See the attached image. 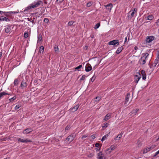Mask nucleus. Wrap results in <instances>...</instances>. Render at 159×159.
Masks as SVG:
<instances>
[{"instance_id":"1","label":"nucleus","mask_w":159,"mask_h":159,"mask_svg":"<svg viewBox=\"0 0 159 159\" xmlns=\"http://www.w3.org/2000/svg\"><path fill=\"white\" fill-rule=\"evenodd\" d=\"M43 2L41 1H38L37 2H34L31 4L30 5L27 7L25 8L23 11L25 12H27L29 10L35 8L39 7L40 5H43Z\"/></svg>"},{"instance_id":"2","label":"nucleus","mask_w":159,"mask_h":159,"mask_svg":"<svg viewBox=\"0 0 159 159\" xmlns=\"http://www.w3.org/2000/svg\"><path fill=\"white\" fill-rule=\"evenodd\" d=\"M148 55L149 54L148 53H143L142 54V56H141V58L139 60V63L142 65L144 64L146 62L147 58Z\"/></svg>"},{"instance_id":"3","label":"nucleus","mask_w":159,"mask_h":159,"mask_svg":"<svg viewBox=\"0 0 159 159\" xmlns=\"http://www.w3.org/2000/svg\"><path fill=\"white\" fill-rule=\"evenodd\" d=\"M155 146V145H152L151 146H148L145 148L143 150V154H144L147 153L148 152H149L151 150L153 149Z\"/></svg>"},{"instance_id":"4","label":"nucleus","mask_w":159,"mask_h":159,"mask_svg":"<svg viewBox=\"0 0 159 159\" xmlns=\"http://www.w3.org/2000/svg\"><path fill=\"white\" fill-rule=\"evenodd\" d=\"M119 44V41L118 40H114L110 41L108 43L109 45H112L114 46H116Z\"/></svg>"},{"instance_id":"5","label":"nucleus","mask_w":159,"mask_h":159,"mask_svg":"<svg viewBox=\"0 0 159 159\" xmlns=\"http://www.w3.org/2000/svg\"><path fill=\"white\" fill-rule=\"evenodd\" d=\"M137 12V9L134 8L132 11H130L128 13V16H130V18H132L134 16V14Z\"/></svg>"},{"instance_id":"6","label":"nucleus","mask_w":159,"mask_h":159,"mask_svg":"<svg viewBox=\"0 0 159 159\" xmlns=\"http://www.w3.org/2000/svg\"><path fill=\"white\" fill-rule=\"evenodd\" d=\"M137 75L134 76V81L136 83H137L139 79L141 78V75L139 73H137Z\"/></svg>"},{"instance_id":"7","label":"nucleus","mask_w":159,"mask_h":159,"mask_svg":"<svg viewBox=\"0 0 159 159\" xmlns=\"http://www.w3.org/2000/svg\"><path fill=\"white\" fill-rule=\"evenodd\" d=\"M75 135L73 134H71L68 137L66 138V139L70 142L72 141L74 139Z\"/></svg>"},{"instance_id":"8","label":"nucleus","mask_w":159,"mask_h":159,"mask_svg":"<svg viewBox=\"0 0 159 159\" xmlns=\"http://www.w3.org/2000/svg\"><path fill=\"white\" fill-rule=\"evenodd\" d=\"M98 159H105L106 157L101 152H99L98 154Z\"/></svg>"},{"instance_id":"9","label":"nucleus","mask_w":159,"mask_h":159,"mask_svg":"<svg viewBox=\"0 0 159 159\" xmlns=\"http://www.w3.org/2000/svg\"><path fill=\"white\" fill-rule=\"evenodd\" d=\"M92 69V67L91 65L89 63L87 64L85 67V70L86 72H89Z\"/></svg>"},{"instance_id":"10","label":"nucleus","mask_w":159,"mask_h":159,"mask_svg":"<svg viewBox=\"0 0 159 159\" xmlns=\"http://www.w3.org/2000/svg\"><path fill=\"white\" fill-rule=\"evenodd\" d=\"M154 39V37L153 36H148L146 39L147 42L150 43L152 42Z\"/></svg>"},{"instance_id":"11","label":"nucleus","mask_w":159,"mask_h":159,"mask_svg":"<svg viewBox=\"0 0 159 159\" xmlns=\"http://www.w3.org/2000/svg\"><path fill=\"white\" fill-rule=\"evenodd\" d=\"M32 131V129L31 128H28L24 130L23 132L24 134H28Z\"/></svg>"},{"instance_id":"12","label":"nucleus","mask_w":159,"mask_h":159,"mask_svg":"<svg viewBox=\"0 0 159 159\" xmlns=\"http://www.w3.org/2000/svg\"><path fill=\"white\" fill-rule=\"evenodd\" d=\"M130 98V94L129 93H128L127 94L126 97L125 98V104H126L127 102H128L129 101V98Z\"/></svg>"},{"instance_id":"13","label":"nucleus","mask_w":159,"mask_h":159,"mask_svg":"<svg viewBox=\"0 0 159 159\" xmlns=\"http://www.w3.org/2000/svg\"><path fill=\"white\" fill-rule=\"evenodd\" d=\"M9 21L10 20L9 19L3 16H1L0 17V21Z\"/></svg>"},{"instance_id":"14","label":"nucleus","mask_w":159,"mask_h":159,"mask_svg":"<svg viewBox=\"0 0 159 159\" xmlns=\"http://www.w3.org/2000/svg\"><path fill=\"white\" fill-rule=\"evenodd\" d=\"M5 30L6 33H8L11 30V26L9 25H7L5 28Z\"/></svg>"},{"instance_id":"15","label":"nucleus","mask_w":159,"mask_h":159,"mask_svg":"<svg viewBox=\"0 0 159 159\" xmlns=\"http://www.w3.org/2000/svg\"><path fill=\"white\" fill-rule=\"evenodd\" d=\"M27 86V84L26 82L23 81L21 83L20 87L22 89H24Z\"/></svg>"},{"instance_id":"16","label":"nucleus","mask_w":159,"mask_h":159,"mask_svg":"<svg viewBox=\"0 0 159 159\" xmlns=\"http://www.w3.org/2000/svg\"><path fill=\"white\" fill-rule=\"evenodd\" d=\"M18 141L19 142H21L22 143H27L29 142H32V141H31L30 140H29L28 139H21L20 138H19L18 139Z\"/></svg>"},{"instance_id":"17","label":"nucleus","mask_w":159,"mask_h":159,"mask_svg":"<svg viewBox=\"0 0 159 159\" xmlns=\"http://www.w3.org/2000/svg\"><path fill=\"white\" fill-rule=\"evenodd\" d=\"M105 7L106 9L109 11H110L111 8L112 7V5L111 3L105 6Z\"/></svg>"},{"instance_id":"18","label":"nucleus","mask_w":159,"mask_h":159,"mask_svg":"<svg viewBox=\"0 0 159 159\" xmlns=\"http://www.w3.org/2000/svg\"><path fill=\"white\" fill-rule=\"evenodd\" d=\"M141 73L142 76V79L145 80L146 79V75L144 70H142L141 71Z\"/></svg>"},{"instance_id":"19","label":"nucleus","mask_w":159,"mask_h":159,"mask_svg":"<svg viewBox=\"0 0 159 159\" xmlns=\"http://www.w3.org/2000/svg\"><path fill=\"white\" fill-rule=\"evenodd\" d=\"M139 109H137L136 110H133L130 113V115L132 116H133L135 115H136L138 111H139Z\"/></svg>"},{"instance_id":"20","label":"nucleus","mask_w":159,"mask_h":159,"mask_svg":"<svg viewBox=\"0 0 159 159\" xmlns=\"http://www.w3.org/2000/svg\"><path fill=\"white\" fill-rule=\"evenodd\" d=\"M79 106L78 105H76L71 109V110L73 112L76 111L79 107Z\"/></svg>"},{"instance_id":"21","label":"nucleus","mask_w":159,"mask_h":159,"mask_svg":"<svg viewBox=\"0 0 159 159\" xmlns=\"http://www.w3.org/2000/svg\"><path fill=\"white\" fill-rule=\"evenodd\" d=\"M101 99V97L100 96H98L95 98L93 99V101L96 103H98Z\"/></svg>"},{"instance_id":"22","label":"nucleus","mask_w":159,"mask_h":159,"mask_svg":"<svg viewBox=\"0 0 159 159\" xmlns=\"http://www.w3.org/2000/svg\"><path fill=\"white\" fill-rule=\"evenodd\" d=\"M159 60L158 59H156L154 61V63H153L152 64V66L153 67H155L157 65V64L158 63Z\"/></svg>"},{"instance_id":"23","label":"nucleus","mask_w":159,"mask_h":159,"mask_svg":"<svg viewBox=\"0 0 159 159\" xmlns=\"http://www.w3.org/2000/svg\"><path fill=\"white\" fill-rule=\"evenodd\" d=\"M110 116H111L109 114H107L105 116L104 120L105 121L111 118Z\"/></svg>"},{"instance_id":"24","label":"nucleus","mask_w":159,"mask_h":159,"mask_svg":"<svg viewBox=\"0 0 159 159\" xmlns=\"http://www.w3.org/2000/svg\"><path fill=\"white\" fill-rule=\"evenodd\" d=\"M44 50V48L43 46H41L40 47V49L39 50V52L40 53H43Z\"/></svg>"},{"instance_id":"25","label":"nucleus","mask_w":159,"mask_h":159,"mask_svg":"<svg viewBox=\"0 0 159 159\" xmlns=\"http://www.w3.org/2000/svg\"><path fill=\"white\" fill-rule=\"evenodd\" d=\"M9 14L10 15H12L13 14H15L16 13H19V11H18V10L14 11H9Z\"/></svg>"},{"instance_id":"26","label":"nucleus","mask_w":159,"mask_h":159,"mask_svg":"<svg viewBox=\"0 0 159 159\" xmlns=\"http://www.w3.org/2000/svg\"><path fill=\"white\" fill-rule=\"evenodd\" d=\"M147 19L149 20H152L154 18V17L152 15H149L147 17Z\"/></svg>"},{"instance_id":"27","label":"nucleus","mask_w":159,"mask_h":159,"mask_svg":"<svg viewBox=\"0 0 159 159\" xmlns=\"http://www.w3.org/2000/svg\"><path fill=\"white\" fill-rule=\"evenodd\" d=\"M136 145L137 147H140L141 146L142 144L140 140H138L136 143Z\"/></svg>"},{"instance_id":"28","label":"nucleus","mask_w":159,"mask_h":159,"mask_svg":"<svg viewBox=\"0 0 159 159\" xmlns=\"http://www.w3.org/2000/svg\"><path fill=\"white\" fill-rule=\"evenodd\" d=\"M116 148V145H112L111 146V147L109 148L112 151L113 150H114V149H115Z\"/></svg>"},{"instance_id":"29","label":"nucleus","mask_w":159,"mask_h":159,"mask_svg":"<svg viewBox=\"0 0 159 159\" xmlns=\"http://www.w3.org/2000/svg\"><path fill=\"white\" fill-rule=\"evenodd\" d=\"M38 41H41L42 40V37L41 34H38Z\"/></svg>"},{"instance_id":"30","label":"nucleus","mask_w":159,"mask_h":159,"mask_svg":"<svg viewBox=\"0 0 159 159\" xmlns=\"http://www.w3.org/2000/svg\"><path fill=\"white\" fill-rule=\"evenodd\" d=\"M108 134H107L106 135H104L101 139V140L102 142L104 141V140L107 139V137L108 136Z\"/></svg>"},{"instance_id":"31","label":"nucleus","mask_w":159,"mask_h":159,"mask_svg":"<svg viewBox=\"0 0 159 159\" xmlns=\"http://www.w3.org/2000/svg\"><path fill=\"white\" fill-rule=\"evenodd\" d=\"M7 94V93L4 92H1L0 93V98H1L3 96L6 95Z\"/></svg>"},{"instance_id":"32","label":"nucleus","mask_w":159,"mask_h":159,"mask_svg":"<svg viewBox=\"0 0 159 159\" xmlns=\"http://www.w3.org/2000/svg\"><path fill=\"white\" fill-rule=\"evenodd\" d=\"M82 65H80L79 66H77V67L75 68V70H77L78 71L80 70V69H81L82 68Z\"/></svg>"},{"instance_id":"33","label":"nucleus","mask_w":159,"mask_h":159,"mask_svg":"<svg viewBox=\"0 0 159 159\" xmlns=\"http://www.w3.org/2000/svg\"><path fill=\"white\" fill-rule=\"evenodd\" d=\"M19 81L17 79H15L14 80V85H16L19 83Z\"/></svg>"},{"instance_id":"34","label":"nucleus","mask_w":159,"mask_h":159,"mask_svg":"<svg viewBox=\"0 0 159 159\" xmlns=\"http://www.w3.org/2000/svg\"><path fill=\"white\" fill-rule=\"evenodd\" d=\"M111 151H112L111 150V149L109 148L106 150V153L107 154H109L111 152Z\"/></svg>"},{"instance_id":"35","label":"nucleus","mask_w":159,"mask_h":159,"mask_svg":"<svg viewBox=\"0 0 159 159\" xmlns=\"http://www.w3.org/2000/svg\"><path fill=\"white\" fill-rule=\"evenodd\" d=\"M16 96H14L13 97L9 99V100L10 101V102H11L14 101L16 99Z\"/></svg>"},{"instance_id":"36","label":"nucleus","mask_w":159,"mask_h":159,"mask_svg":"<svg viewBox=\"0 0 159 159\" xmlns=\"http://www.w3.org/2000/svg\"><path fill=\"white\" fill-rule=\"evenodd\" d=\"M103 125L102 126V128L103 129H105L109 125L107 123H105L103 124Z\"/></svg>"},{"instance_id":"37","label":"nucleus","mask_w":159,"mask_h":159,"mask_svg":"<svg viewBox=\"0 0 159 159\" xmlns=\"http://www.w3.org/2000/svg\"><path fill=\"white\" fill-rule=\"evenodd\" d=\"M4 15L8 17L10 16V15L9 14V11L8 12H4Z\"/></svg>"},{"instance_id":"38","label":"nucleus","mask_w":159,"mask_h":159,"mask_svg":"<svg viewBox=\"0 0 159 159\" xmlns=\"http://www.w3.org/2000/svg\"><path fill=\"white\" fill-rule=\"evenodd\" d=\"M75 23V22L71 20L68 23V25L69 26H70L73 25V24Z\"/></svg>"},{"instance_id":"39","label":"nucleus","mask_w":159,"mask_h":159,"mask_svg":"<svg viewBox=\"0 0 159 159\" xmlns=\"http://www.w3.org/2000/svg\"><path fill=\"white\" fill-rule=\"evenodd\" d=\"M54 50L56 52H57L59 51V48L57 46L55 45L54 47Z\"/></svg>"},{"instance_id":"40","label":"nucleus","mask_w":159,"mask_h":159,"mask_svg":"<svg viewBox=\"0 0 159 159\" xmlns=\"http://www.w3.org/2000/svg\"><path fill=\"white\" fill-rule=\"evenodd\" d=\"M100 26V23H97L95 26V27H94V28L95 29H96L99 28V27Z\"/></svg>"},{"instance_id":"41","label":"nucleus","mask_w":159,"mask_h":159,"mask_svg":"<svg viewBox=\"0 0 159 159\" xmlns=\"http://www.w3.org/2000/svg\"><path fill=\"white\" fill-rule=\"evenodd\" d=\"M21 107V106L20 105H17L15 107V109L16 110H17L20 108Z\"/></svg>"},{"instance_id":"42","label":"nucleus","mask_w":159,"mask_h":159,"mask_svg":"<svg viewBox=\"0 0 159 159\" xmlns=\"http://www.w3.org/2000/svg\"><path fill=\"white\" fill-rule=\"evenodd\" d=\"M92 5L91 2H89L86 4V6L88 7H90Z\"/></svg>"},{"instance_id":"43","label":"nucleus","mask_w":159,"mask_h":159,"mask_svg":"<svg viewBox=\"0 0 159 159\" xmlns=\"http://www.w3.org/2000/svg\"><path fill=\"white\" fill-rule=\"evenodd\" d=\"M96 78V77L94 75L93 76L92 78L90 79V81H92V82H93L94 81L95 79Z\"/></svg>"},{"instance_id":"44","label":"nucleus","mask_w":159,"mask_h":159,"mask_svg":"<svg viewBox=\"0 0 159 159\" xmlns=\"http://www.w3.org/2000/svg\"><path fill=\"white\" fill-rule=\"evenodd\" d=\"M24 36L25 38H27L28 37V33H26V32H25L24 34Z\"/></svg>"},{"instance_id":"45","label":"nucleus","mask_w":159,"mask_h":159,"mask_svg":"<svg viewBox=\"0 0 159 159\" xmlns=\"http://www.w3.org/2000/svg\"><path fill=\"white\" fill-rule=\"evenodd\" d=\"M43 21L46 23H48V22L49 20L48 18H45L44 19Z\"/></svg>"},{"instance_id":"46","label":"nucleus","mask_w":159,"mask_h":159,"mask_svg":"<svg viewBox=\"0 0 159 159\" xmlns=\"http://www.w3.org/2000/svg\"><path fill=\"white\" fill-rule=\"evenodd\" d=\"M70 129V125H68L66 127V130H68Z\"/></svg>"},{"instance_id":"47","label":"nucleus","mask_w":159,"mask_h":159,"mask_svg":"<svg viewBox=\"0 0 159 159\" xmlns=\"http://www.w3.org/2000/svg\"><path fill=\"white\" fill-rule=\"evenodd\" d=\"M85 77H86V76H85V75H83L82 76V77L80 79V80H84L85 79Z\"/></svg>"},{"instance_id":"48","label":"nucleus","mask_w":159,"mask_h":159,"mask_svg":"<svg viewBox=\"0 0 159 159\" xmlns=\"http://www.w3.org/2000/svg\"><path fill=\"white\" fill-rule=\"evenodd\" d=\"M93 156V154L92 153H90L88 155V156L89 157H92Z\"/></svg>"},{"instance_id":"49","label":"nucleus","mask_w":159,"mask_h":159,"mask_svg":"<svg viewBox=\"0 0 159 159\" xmlns=\"http://www.w3.org/2000/svg\"><path fill=\"white\" fill-rule=\"evenodd\" d=\"M88 135H87V134H86V135H83L81 138V139H84V138H86L88 136Z\"/></svg>"},{"instance_id":"50","label":"nucleus","mask_w":159,"mask_h":159,"mask_svg":"<svg viewBox=\"0 0 159 159\" xmlns=\"http://www.w3.org/2000/svg\"><path fill=\"white\" fill-rule=\"evenodd\" d=\"M64 0H57L56 2L58 3H61Z\"/></svg>"},{"instance_id":"51","label":"nucleus","mask_w":159,"mask_h":159,"mask_svg":"<svg viewBox=\"0 0 159 159\" xmlns=\"http://www.w3.org/2000/svg\"><path fill=\"white\" fill-rule=\"evenodd\" d=\"M158 154H159V150L155 153V154L153 155V157H156V156Z\"/></svg>"},{"instance_id":"52","label":"nucleus","mask_w":159,"mask_h":159,"mask_svg":"<svg viewBox=\"0 0 159 159\" xmlns=\"http://www.w3.org/2000/svg\"><path fill=\"white\" fill-rule=\"evenodd\" d=\"M28 20L31 22H32L33 24H35V23L34 22V20H30L29 18H28Z\"/></svg>"},{"instance_id":"53","label":"nucleus","mask_w":159,"mask_h":159,"mask_svg":"<svg viewBox=\"0 0 159 159\" xmlns=\"http://www.w3.org/2000/svg\"><path fill=\"white\" fill-rule=\"evenodd\" d=\"M100 144L98 143H96L95 144V147L97 148H99Z\"/></svg>"},{"instance_id":"54","label":"nucleus","mask_w":159,"mask_h":159,"mask_svg":"<svg viewBox=\"0 0 159 159\" xmlns=\"http://www.w3.org/2000/svg\"><path fill=\"white\" fill-rule=\"evenodd\" d=\"M91 138L93 139H94L95 138V134H93L91 136Z\"/></svg>"},{"instance_id":"55","label":"nucleus","mask_w":159,"mask_h":159,"mask_svg":"<svg viewBox=\"0 0 159 159\" xmlns=\"http://www.w3.org/2000/svg\"><path fill=\"white\" fill-rule=\"evenodd\" d=\"M116 53H117V54H119V48H118L117 49V51H116Z\"/></svg>"},{"instance_id":"56","label":"nucleus","mask_w":159,"mask_h":159,"mask_svg":"<svg viewBox=\"0 0 159 159\" xmlns=\"http://www.w3.org/2000/svg\"><path fill=\"white\" fill-rule=\"evenodd\" d=\"M156 24L157 25H159V19L156 22Z\"/></svg>"},{"instance_id":"57","label":"nucleus","mask_w":159,"mask_h":159,"mask_svg":"<svg viewBox=\"0 0 159 159\" xmlns=\"http://www.w3.org/2000/svg\"><path fill=\"white\" fill-rule=\"evenodd\" d=\"M134 50H137L138 49V48L136 46H135L134 47Z\"/></svg>"},{"instance_id":"58","label":"nucleus","mask_w":159,"mask_h":159,"mask_svg":"<svg viewBox=\"0 0 159 159\" xmlns=\"http://www.w3.org/2000/svg\"><path fill=\"white\" fill-rule=\"evenodd\" d=\"M4 14V12L1 11H0V14L2 15V14Z\"/></svg>"},{"instance_id":"59","label":"nucleus","mask_w":159,"mask_h":159,"mask_svg":"<svg viewBox=\"0 0 159 159\" xmlns=\"http://www.w3.org/2000/svg\"><path fill=\"white\" fill-rule=\"evenodd\" d=\"M157 58L159 59V51H158V55L157 56Z\"/></svg>"},{"instance_id":"60","label":"nucleus","mask_w":159,"mask_h":159,"mask_svg":"<svg viewBox=\"0 0 159 159\" xmlns=\"http://www.w3.org/2000/svg\"><path fill=\"white\" fill-rule=\"evenodd\" d=\"M100 148H97L96 149V150L97 151H99L100 150Z\"/></svg>"},{"instance_id":"61","label":"nucleus","mask_w":159,"mask_h":159,"mask_svg":"<svg viewBox=\"0 0 159 159\" xmlns=\"http://www.w3.org/2000/svg\"><path fill=\"white\" fill-rule=\"evenodd\" d=\"M2 52H0V57H1L2 56Z\"/></svg>"},{"instance_id":"62","label":"nucleus","mask_w":159,"mask_h":159,"mask_svg":"<svg viewBox=\"0 0 159 159\" xmlns=\"http://www.w3.org/2000/svg\"><path fill=\"white\" fill-rule=\"evenodd\" d=\"M120 49L121 50L120 51V53L121 51L123 49V48L122 47H120Z\"/></svg>"},{"instance_id":"63","label":"nucleus","mask_w":159,"mask_h":159,"mask_svg":"<svg viewBox=\"0 0 159 159\" xmlns=\"http://www.w3.org/2000/svg\"><path fill=\"white\" fill-rule=\"evenodd\" d=\"M127 39V37H125V42L126 41Z\"/></svg>"},{"instance_id":"64","label":"nucleus","mask_w":159,"mask_h":159,"mask_svg":"<svg viewBox=\"0 0 159 159\" xmlns=\"http://www.w3.org/2000/svg\"><path fill=\"white\" fill-rule=\"evenodd\" d=\"M3 159H10V157H8L5 158Z\"/></svg>"}]
</instances>
